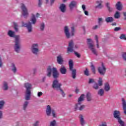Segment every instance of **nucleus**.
<instances>
[{
    "label": "nucleus",
    "instance_id": "nucleus-45",
    "mask_svg": "<svg viewBox=\"0 0 126 126\" xmlns=\"http://www.w3.org/2000/svg\"><path fill=\"white\" fill-rule=\"evenodd\" d=\"M95 39L96 40V46H97V48L98 49H99V41L98 40V36L95 35Z\"/></svg>",
    "mask_w": 126,
    "mask_h": 126
},
{
    "label": "nucleus",
    "instance_id": "nucleus-37",
    "mask_svg": "<svg viewBox=\"0 0 126 126\" xmlns=\"http://www.w3.org/2000/svg\"><path fill=\"white\" fill-rule=\"evenodd\" d=\"M50 126H57V122L56 120L51 122Z\"/></svg>",
    "mask_w": 126,
    "mask_h": 126
},
{
    "label": "nucleus",
    "instance_id": "nucleus-11",
    "mask_svg": "<svg viewBox=\"0 0 126 126\" xmlns=\"http://www.w3.org/2000/svg\"><path fill=\"white\" fill-rule=\"evenodd\" d=\"M21 8L23 11L22 14L24 17H27L29 13H28V10L26 6L24 4H21Z\"/></svg>",
    "mask_w": 126,
    "mask_h": 126
},
{
    "label": "nucleus",
    "instance_id": "nucleus-3",
    "mask_svg": "<svg viewBox=\"0 0 126 126\" xmlns=\"http://www.w3.org/2000/svg\"><path fill=\"white\" fill-rule=\"evenodd\" d=\"M25 87L26 88L25 99L27 101L30 100V96H31V88L32 85L31 84L26 83L25 84Z\"/></svg>",
    "mask_w": 126,
    "mask_h": 126
},
{
    "label": "nucleus",
    "instance_id": "nucleus-24",
    "mask_svg": "<svg viewBox=\"0 0 126 126\" xmlns=\"http://www.w3.org/2000/svg\"><path fill=\"white\" fill-rule=\"evenodd\" d=\"M29 104V101H26L24 102L23 105V109L24 111H26L27 110V108L28 107V105Z\"/></svg>",
    "mask_w": 126,
    "mask_h": 126
},
{
    "label": "nucleus",
    "instance_id": "nucleus-35",
    "mask_svg": "<svg viewBox=\"0 0 126 126\" xmlns=\"http://www.w3.org/2000/svg\"><path fill=\"white\" fill-rule=\"evenodd\" d=\"M40 31H44L45 29V24H44V23L40 24Z\"/></svg>",
    "mask_w": 126,
    "mask_h": 126
},
{
    "label": "nucleus",
    "instance_id": "nucleus-59",
    "mask_svg": "<svg viewBox=\"0 0 126 126\" xmlns=\"http://www.w3.org/2000/svg\"><path fill=\"white\" fill-rule=\"evenodd\" d=\"M124 20H126V12H123Z\"/></svg>",
    "mask_w": 126,
    "mask_h": 126
},
{
    "label": "nucleus",
    "instance_id": "nucleus-5",
    "mask_svg": "<svg viewBox=\"0 0 126 126\" xmlns=\"http://www.w3.org/2000/svg\"><path fill=\"white\" fill-rule=\"evenodd\" d=\"M69 70L71 71V76L73 79L76 78V69H73V62L70 60L69 61Z\"/></svg>",
    "mask_w": 126,
    "mask_h": 126
},
{
    "label": "nucleus",
    "instance_id": "nucleus-51",
    "mask_svg": "<svg viewBox=\"0 0 126 126\" xmlns=\"http://www.w3.org/2000/svg\"><path fill=\"white\" fill-rule=\"evenodd\" d=\"M121 28L120 27H116L114 29V31H115L116 32H118V31H120V30H121Z\"/></svg>",
    "mask_w": 126,
    "mask_h": 126
},
{
    "label": "nucleus",
    "instance_id": "nucleus-17",
    "mask_svg": "<svg viewBox=\"0 0 126 126\" xmlns=\"http://www.w3.org/2000/svg\"><path fill=\"white\" fill-rule=\"evenodd\" d=\"M95 3L97 4V5L95 6V8H99V9H101L103 8V5H102L103 1H102V0H96L95 1Z\"/></svg>",
    "mask_w": 126,
    "mask_h": 126
},
{
    "label": "nucleus",
    "instance_id": "nucleus-47",
    "mask_svg": "<svg viewBox=\"0 0 126 126\" xmlns=\"http://www.w3.org/2000/svg\"><path fill=\"white\" fill-rule=\"evenodd\" d=\"M94 82H95V80H94V79H92V78L89 79V82H88L89 84L94 83Z\"/></svg>",
    "mask_w": 126,
    "mask_h": 126
},
{
    "label": "nucleus",
    "instance_id": "nucleus-14",
    "mask_svg": "<svg viewBox=\"0 0 126 126\" xmlns=\"http://www.w3.org/2000/svg\"><path fill=\"white\" fill-rule=\"evenodd\" d=\"M79 119L80 122V125L82 126H84L86 125V122L84 120V116L82 114H80L79 116Z\"/></svg>",
    "mask_w": 126,
    "mask_h": 126
},
{
    "label": "nucleus",
    "instance_id": "nucleus-49",
    "mask_svg": "<svg viewBox=\"0 0 126 126\" xmlns=\"http://www.w3.org/2000/svg\"><path fill=\"white\" fill-rule=\"evenodd\" d=\"M38 0V5L39 7H41V5H42L43 1H42V0Z\"/></svg>",
    "mask_w": 126,
    "mask_h": 126
},
{
    "label": "nucleus",
    "instance_id": "nucleus-12",
    "mask_svg": "<svg viewBox=\"0 0 126 126\" xmlns=\"http://www.w3.org/2000/svg\"><path fill=\"white\" fill-rule=\"evenodd\" d=\"M84 101V94H82L80 95V96L78 99V103L75 104V110L76 111L77 110V108H78V106H80L81 104H82V102Z\"/></svg>",
    "mask_w": 126,
    "mask_h": 126
},
{
    "label": "nucleus",
    "instance_id": "nucleus-19",
    "mask_svg": "<svg viewBox=\"0 0 126 126\" xmlns=\"http://www.w3.org/2000/svg\"><path fill=\"white\" fill-rule=\"evenodd\" d=\"M122 104L123 108L124 113L126 115V101L125 98H122L121 99Z\"/></svg>",
    "mask_w": 126,
    "mask_h": 126
},
{
    "label": "nucleus",
    "instance_id": "nucleus-10",
    "mask_svg": "<svg viewBox=\"0 0 126 126\" xmlns=\"http://www.w3.org/2000/svg\"><path fill=\"white\" fill-rule=\"evenodd\" d=\"M61 86H62V84L60 83H59V81L58 80H54L52 84V87L53 88H54L57 90V91H59L60 89L62 88H61Z\"/></svg>",
    "mask_w": 126,
    "mask_h": 126
},
{
    "label": "nucleus",
    "instance_id": "nucleus-46",
    "mask_svg": "<svg viewBox=\"0 0 126 126\" xmlns=\"http://www.w3.org/2000/svg\"><path fill=\"white\" fill-rule=\"evenodd\" d=\"M98 126H108V125H107V122H106L103 121V122H102L101 123V124H100Z\"/></svg>",
    "mask_w": 126,
    "mask_h": 126
},
{
    "label": "nucleus",
    "instance_id": "nucleus-18",
    "mask_svg": "<svg viewBox=\"0 0 126 126\" xmlns=\"http://www.w3.org/2000/svg\"><path fill=\"white\" fill-rule=\"evenodd\" d=\"M76 4H77V2L75 0H72L70 2L69 4V7L70 10H72L74 7H76Z\"/></svg>",
    "mask_w": 126,
    "mask_h": 126
},
{
    "label": "nucleus",
    "instance_id": "nucleus-56",
    "mask_svg": "<svg viewBox=\"0 0 126 126\" xmlns=\"http://www.w3.org/2000/svg\"><path fill=\"white\" fill-rule=\"evenodd\" d=\"M82 7L83 8V10L84 11H85V10L86 9V7L85 6V5H84V4L82 5Z\"/></svg>",
    "mask_w": 126,
    "mask_h": 126
},
{
    "label": "nucleus",
    "instance_id": "nucleus-1",
    "mask_svg": "<svg viewBox=\"0 0 126 126\" xmlns=\"http://www.w3.org/2000/svg\"><path fill=\"white\" fill-rule=\"evenodd\" d=\"M15 32L13 31L9 30L8 32L7 35L12 38H15L14 50L16 53H20L21 47L20 46V36L15 35Z\"/></svg>",
    "mask_w": 126,
    "mask_h": 126
},
{
    "label": "nucleus",
    "instance_id": "nucleus-8",
    "mask_svg": "<svg viewBox=\"0 0 126 126\" xmlns=\"http://www.w3.org/2000/svg\"><path fill=\"white\" fill-rule=\"evenodd\" d=\"M46 113L47 116H48V117H50V116H51V113H52L53 118H57L55 110L52 109V107H51V106H50V105L47 106Z\"/></svg>",
    "mask_w": 126,
    "mask_h": 126
},
{
    "label": "nucleus",
    "instance_id": "nucleus-23",
    "mask_svg": "<svg viewBox=\"0 0 126 126\" xmlns=\"http://www.w3.org/2000/svg\"><path fill=\"white\" fill-rule=\"evenodd\" d=\"M97 94L99 96L102 97V96H104L105 94V91L102 89H100L98 91Z\"/></svg>",
    "mask_w": 126,
    "mask_h": 126
},
{
    "label": "nucleus",
    "instance_id": "nucleus-26",
    "mask_svg": "<svg viewBox=\"0 0 126 126\" xmlns=\"http://www.w3.org/2000/svg\"><path fill=\"white\" fill-rule=\"evenodd\" d=\"M31 21L32 22V24H36L37 20L34 14H32V18L31 19Z\"/></svg>",
    "mask_w": 126,
    "mask_h": 126
},
{
    "label": "nucleus",
    "instance_id": "nucleus-28",
    "mask_svg": "<svg viewBox=\"0 0 126 126\" xmlns=\"http://www.w3.org/2000/svg\"><path fill=\"white\" fill-rule=\"evenodd\" d=\"M11 67L12 71H13L14 73H15L17 70L16 67L15 66V64H14L13 63H12Z\"/></svg>",
    "mask_w": 126,
    "mask_h": 126
},
{
    "label": "nucleus",
    "instance_id": "nucleus-13",
    "mask_svg": "<svg viewBox=\"0 0 126 126\" xmlns=\"http://www.w3.org/2000/svg\"><path fill=\"white\" fill-rule=\"evenodd\" d=\"M22 27H27L28 32L31 33L32 32V23L29 22L28 24L24 23V22H22Z\"/></svg>",
    "mask_w": 126,
    "mask_h": 126
},
{
    "label": "nucleus",
    "instance_id": "nucleus-29",
    "mask_svg": "<svg viewBox=\"0 0 126 126\" xmlns=\"http://www.w3.org/2000/svg\"><path fill=\"white\" fill-rule=\"evenodd\" d=\"M116 8L118 10H122V3H121V1H118L116 4Z\"/></svg>",
    "mask_w": 126,
    "mask_h": 126
},
{
    "label": "nucleus",
    "instance_id": "nucleus-22",
    "mask_svg": "<svg viewBox=\"0 0 126 126\" xmlns=\"http://www.w3.org/2000/svg\"><path fill=\"white\" fill-rule=\"evenodd\" d=\"M104 88L105 91H106V92H109V91H110L111 89V87L110 86L109 83H106L104 84Z\"/></svg>",
    "mask_w": 126,
    "mask_h": 126
},
{
    "label": "nucleus",
    "instance_id": "nucleus-55",
    "mask_svg": "<svg viewBox=\"0 0 126 126\" xmlns=\"http://www.w3.org/2000/svg\"><path fill=\"white\" fill-rule=\"evenodd\" d=\"M32 72L33 73V74H35L36 73V72H37V68H34L32 69Z\"/></svg>",
    "mask_w": 126,
    "mask_h": 126
},
{
    "label": "nucleus",
    "instance_id": "nucleus-20",
    "mask_svg": "<svg viewBox=\"0 0 126 126\" xmlns=\"http://www.w3.org/2000/svg\"><path fill=\"white\" fill-rule=\"evenodd\" d=\"M59 9L60 10L61 12H62L63 13H64V12L66 11V6H65V4L63 3L60 4Z\"/></svg>",
    "mask_w": 126,
    "mask_h": 126
},
{
    "label": "nucleus",
    "instance_id": "nucleus-44",
    "mask_svg": "<svg viewBox=\"0 0 126 126\" xmlns=\"http://www.w3.org/2000/svg\"><path fill=\"white\" fill-rule=\"evenodd\" d=\"M119 38L121 39V40H126V34H122Z\"/></svg>",
    "mask_w": 126,
    "mask_h": 126
},
{
    "label": "nucleus",
    "instance_id": "nucleus-16",
    "mask_svg": "<svg viewBox=\"0 0 126 126\" xmlns=\"http://www.w3.org/2000/svg\"><path fill=\"white\" fill-rule=\"evenodd\" d=\"M57 61L59 64H63V55L60 54L57 57Z\"/></svg>",
    "mask_w": 126,
    "mask_h": 126
},
{
    "label": "nucleus",
    "instance_id": "nucleus-60",
    "mask_svg": "<svg viewBox=\"0 0 126 126\" xmlns=\"http://www.w3.org/2000/svg\"><path fill=\"white\" fill-rule=\"evenodd\" d=\"M2 117V112L1 111H0V119H1Z\"/></svg>",
    "mask_w": 126,
    "mask_h": 126
},
{
    "label": "nucleus",
    "instance_id": "nucleus-61",
    "mask_svg": "<svg viewBox=\"0 0 126 126\" xmlns=\"http://www.w3.org/2000/svg\"><path fill=\"white\" fill-rule=\"evenodd\" d=\"M46 80V77H43L42 78V81H45Z\"/></svg>",
    "mask_w": 126,
    "mask_h": 126
},
{
    "label": "nucleus",
    "instance_id": "nucleus-2",
    "mask_svg": "<svg viewBox=\"0 0 126 126\" xmlns=\"http://www.w3.org/2000/svg\"><path fill=\"white\" fill-rule=\"evenodd\" d=\"M46 72V75L47 76H48V77H51L52 74V76L54 78H55V79H57V78H59V76L60 75V74L59 73L57 68L53 67L52 68V67H51V66H49L48 67Z\"/></svg>",
    "mask_w": 126,
    "mask_h": 126
},
{
    "label": "nucleus",
    "instance_id": "nucleus-50",
    "mask_svg": "<svg viewBox=\"0 0 126 126\" xmlns=\"http://www.w3.org/2000/svg\"><path fill=\"white\" fill-rule=\"evenodd\" d=\"M122 58L124 60V61H126V53H123Z\"/></svg>",
    "mask_w": 126,
    "mask_h": 126
},
{
    "label": "nucleus",
    "instance_id": "nucleus-62",
    "mask_svg": "<svg viewBox=\"0 0 126 126\" xmlns=\"http://www.w3.org/2000/svg\"><path fill=\"white\" fill-rule=\"evenodd\" d=\"M116 25H117V24H116V23H112V25L113 26H115Z\"/></svg>",
    "mask_w": 126,
    "mask_h": 126
},
{
    "label": "nucleus",
    "instance_id": "nucleus-38",
    "mask_svg": "<svg viewBox=\"0 0 126 126\" xmlns=\"http://www.w3.org/2000/svg\"><path fill=\"white\" fill-rule=\"evenodd\" d=\"M106 6L109 10V11H110V12L113 11V8H111V7H110V3H106Z\"/></svg>",
    "mask_w": 126,
    "mask_h": 126
},
{
    "label": "nucleus",
    "instance_id": "nucleus-31",
    "mask_svg": "<svg viewBox=\"0 0 126 126\" xmlns=\"http://www.w3.org/2000/svg\"><path fill=\"white\" fill-rule=\"evenodd\" d=\"M46 3H50V5L52 6L55 3L56 0H45Z\"/></svg>",
    "mask_w": 126,
    "mask_h": 126
},
{
    "label": "nucleus",
    "instance_id": "nucleus-4",
    "mask_svg": "<svg viewBox=\"0 0 126 126\" xmlns=\"http://www.w3.org/2000/svg\"><path fill=\"white\" fill-rule=\"evenodd\" d=\"M74 32H75V31L74 30V27L71 28V34L69 33V29H68V27L65 26L64 27V33L67 39H69V38H70V36L72 37L74 36Z\"/></svg>",
    "mask_w": 126,
    "mask_h": 126
},
{
    "label": "nucleus",
    "instance_id": "nucleus-33",
    "mask_svg": "<svg viewBox=\"0 0 126 126\" xmlns=\"http://www.w3.org/2000/svg\"><path fill=\"white\" fill-rule=\"evenodd\" d=\"M84 108H85V105H81V104L80 105H78V107L77 108V110H79V111H82V110H83Z\"/></svg>",
    "mask_w": 126,
    "mask_h": 126
},
{
    "label": "nucleus",
    "instance_id": "nucleus-54",
    "mask_svg": "<svg viewBox=\"0 0 126 126\" xmlns=\"http://www.w3.org/2000/svg\"><path fill=\"white\" fill-rule=\"evenodd\" d=\"M74 54L76 57H77V58H80V55H79V54H78V53L74 51Z\"/></svg>",
    "mask_w": 126,
    "mask_h": 126
},
{
    "label": "nucleus",
    "instance_id": "nucleus-48",
    "mask_svg": "<svg viewBox=\"0 0 126 126\" xmlns=\"http://www.w3.org/2000/svg\"><path fill=\"white\" fill-rule=\"evenodd\" d=\"M59 90L61 91L63 97H64V96H65V94H64L63 91L62 89H60Z\"/></svg>",
    "mask_w": 126,
    "mask_h": 126
},
{
    "label": "nucleus",
    "instance_id": "nucleus-27",
    "mask_svg": "<svg viewBox=\"0 0 126 126\" xmlns=\"http://www.w3.org/2000/svg\"><path fill=\"white\" fill-rule=\"evenodd\" d=\"M86 97H87V100L88 102H90L92 100V96L90 93H88L87 94Z\"/></svg>",
    "mask_w": 126,
    "mask_h": 126
},
{
    "label": "nucleus",
    "instance_id": "nucleus-64",
    "mask_svg": "<svg viewBox=\"0 0 126 126\" xmlns=\"http://www.w3.org/2000/svg\"><path fill=\"white\" fill-rule=\"evenodd\" d=\"M75 49H78V45H76L75 46Z\"/></svg>",
    "mask_w": 126,
    "mask_h": 126
},
{
    "label": "nucleus",
    "instance_id": "nucleus-43",
    "mask_svg": "<svg viewBox=\"0 0 126 126\" xmlns=\"http://www.w3.org/2000/svg\"><path fill=\"white\" fill-rule=\"evenodd\" d=\"M85 75H86V76H89V71H88V69L87 68H86V70L84 71Z\"/></svg>",
    "mask_w": 126,
    "mask_h": 126
},
{
    "label": "nucleus",
    "instance_id": "nucleus-30",
    "mask_svg": "<svg viewBox=\"0 0 126 126\" xmlns=\"http://www.w3.org/2000/svg\"><path fill=\"white\" fill-rule=\"evenodd\" d=\"M13 25H14V29L16 32H18V24L17 23L13 22Z\"/></svg>",
    "mask_w": 126,
    "mask_h": 126
},
{
    "label": "nucleus",
    "instance_id": "nucleus-25",
    "mask_svg": "<svg viewBox=\"0 0 126 126\" xmlns=\"http://www.w3.org/2000/svg\"><path fill=\"white\" fill-rule=\"evenodd\" d=\"M105 21L107 23H110L114 21V18L112 17H108L105 18Z\"/></svg>",
    "mask_w": 126,
    "mask_h": 126
},
{
    "label": "nucleus",
    "instance_id": "nucleus-41",
    "mask_svg": "<svg viewBox=\"0 0 126 126\" xmlns=\"http://www.w3.org/2000/svg\"><path fill=\"white\" fill-rule=\"evenodd\" d=\"M4 105V101L3 100L0 101V110L3 108Z\"/></svg>",
    "mask_w": 126,
    "mask_h": 126
},
{
    "label": "nucleus",
    "instance_id": "nucleus-57",
    "mask_svg": "<svg viewBox=\"0 0 126 126\" xmlns=\"http://www.w3.org/2000/svg\"><path fill=\"white\" fill-rule=\"evenodd\" d=\"M97 28H98V26L95 25V26L93 27L92 29H93V30H96V29H97Z\"/></svg>",
    "mask_w": 126,
    "mask_h": 126
},
{
    "label": "nucleus",
    "instance_id": "nucleus-42",
    "mask_svg": "<svg viewBox=\"0 0 126 126\" xmlns=\"http://www.w3.org/2000/svg\"><path fill=\"white\" fill-rule=\"evenodd\" d=\"M98 83L97 84L99 86H102L103 85V80L102 78H99V80L98 81Z\"/></svg>",
    "mask_w": 126,
    "mask_h": 126
},
{
    "label": "nucleus",
    "instance_id": "nucleus-52",
    "mask_svg": "<svg viewBox=\"0 0 126 126\" xmlns=\"http://www.w3.org/2000/svg\"><path fill=\"white\" fill-rule=\"evenodd\" d=\"M39 124H40V122L36 121L35 123L33 124V126H39Z\"/></svg>",
    "mask_w": 126,
    "mask_h": 126
},
{
    "label": "nucleus",
    "instance_id": "nucleus-53",
    "mask_svg": "<svg viewBox=\"0 0 126 126\" xmlns=\"http://www.w3.org/2000/svg\"><path fill=\"white\" fill-rule=\"evenodd\" d=\"M42 95H43V93H42L41 92H39L37 93V96L38 97H41V96H42Z\"/></svg>",
    "mask_w": 126,
    "mask_h": 126
},
{
    "label": "nucleus",
    "instance_id": "nucleus-15",
    "mask_svg": "<svg viewBox=\"0 0 126 126\" xmlns=\"http://www.w3.org/2000/svg\"><path fill=\"white\" fill-rule=\"evenodd\" d=\"M73 41L72 40L70 41L67 50L68 54L69 53V52L71 53L73 52Z\"/></svg>",
    "mask_w": 126,
    "mask_h": 126
},
{
    "label": "nucleus",
    "instance_id": "nucleus-63",
    "mask_svg": "<svg viewBox=\"0 0 126 126\" xmlns=\"http://www.w3.org/2000/svg\"><path fill=\"white\" fill-rule=\"evenodd\" d=\"M36 16V17H39V16H40V14L37 13Z\"/></svg>",
    "mask_w": 126,
    "mask_h": 126
},
{
    "label": "nucleus",
    "instance_id": "nucleus-36",
    "mask_svg": "<svg viewBox=\"0 0 126 126\" xmlns=\"http://www.w3.org/2000/svg\"><path fill=\"white\" fill-rule=\"evenodd\" d=\"M121 16L120 15V13L119 12H116L115 14L114 15V17L116 19H119Z\"/></svg>",
    "mask_w": 126,
    "mask_h": 126
},
{
    "label": "nucleus",
    "instance_id": "nucleus-6",
    "mask_svg": "<svg viewBox=\"0 0 126 126\" xmlns=\"http://www.w3.org/2000/svg\"><path fill=\"white\" fill-rule=\"evenodd\" d=\"M92 40L90 38L87 39V43L89 46V49L91 50V52L94 55V56H98V52L94 46V44L91 43Z\"/></svg>",
    "mask_w": 126,
    "mask_h": 126
},
{
    "label": "nucleus",
    "instance_id": "nucleus-34",
    "mask_svg": "<svg viewBox=\"0 0 126 126\" xmlns=\"http://www.w3.org/2000/svg\"><path fill=\"white\" fill-rule=\"evenodd\" d=\"M99 86L98 85V84H97V83H95L93 85V88H94V89H95V90H98V89H99Z\"/></svg>",
    "mask_w": 126,
    "mask_h": 126
},
{
    "label": "nucleus",
    "instance_id": "nucleus-21",
    "mask_svg": "<svg viewBox=\"0 0 126 126\" xmlns=\"http://www.w3.org/2000/svg\"><path fill=\"white\" fill-rule=\"evenodd\" d=\"M60 71L62 74H65L66 73V68L64 66L62 65L60 68Z\"/></svg>",
    "mask_w": 126,
    "mask_h": 126
},
{
    "label": "nucleus",
    "instance_id": "nucleus-7",
    "mask_svg": "<svg viewBox=\"0 0 126 126\" xmlns=\"http://www.w3.org/2000/svg\"><path fill=\"white\" fill-rule=\"evenodd\" d=\"M32 53L35 56H38L39 54V44L38 43H34L32 44L31 48Z\"/></svg>",
    "mask_w": 126,
    "mask_h": 126
},
{
    "label": "nucleus",
    "instance_id": "nucleus-58",
    "mask_svg": "<svg viewBox=\"0 0 126 126\" xmlns=\"http://www.w3.org/2000/svg\"><path fill=\"white\" fill-rule=\"evenodd\" d=\"M84 11V13L85 14V15H87V16H88V15H89V13H88V11H86L85 10Z\"/></svg>",
    "mask_w": 126,
    "mask_h": 126
},
{
    "label": "nucleus",
    "instance_id": "nucleus-39",
    "mask_svg": "<svg viewBox=\"0 0 126 126\" xmlns=\"http://www.w3.org/2000/svg\"><path fill=\"white\" fill-rule=\"evenodd\" d=\"M91 67L93 73L95 74L96 73V70H95V66H94V65L92 64L91 66Z\"/></svg>",
    "mask_w": 126,
    "mask_h": 126
},
{
    "label": "nucleus",
    "instance_id": "nucleus-40",
    "mask_svg": "<svg viewBox=\"0 0 126 126\" xmlns=\"http://www.w3.org/2000/svg\"><path fill=\"white\" fill-rule=\"evenodd\" d=\"M103 23V18H99L98 19V25L99 26H101V25H102V24L101 23Z\"/></svg>",
    "mask_w": 126,
    "mask_h": 126
},
{
    "label": "nucleus",
    "instance_id": "nucleus-32",
    "mask_svg": "<svg viewBox=\"0 0 126 126\" xmlns=\"http://www.w3.org/2000/svg\"><path fill=\"white\" fill-rule=\"evenodd\" d=\"M3 90H4V91L7 90V89H8V86H7V83H6V82H4L3 83Z\"/></svg>",
    "mask_w": 126,
    "mask_h": 126
},
{
    "label": "nucleus",
    "instance_id": "nucleus-9",
    "mask_svg": "<svg viewBox=\"0 0 126 126\" xmlns=\"http://www.w3.org/2000/svg\"><path fill=\"white\" fill-rule=\"evenodd\" d=\"M97 70L100 75H105L107 68H106V66H105L104 63H102L101 65L98 67Z\"/></svg>",
    "mask_w": 126,
    "mask_h": 126
}]
</instances>
